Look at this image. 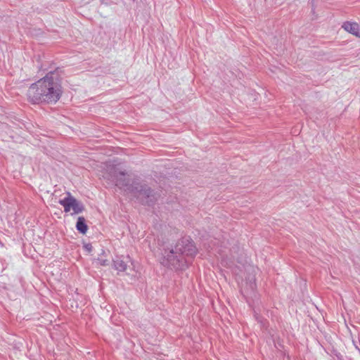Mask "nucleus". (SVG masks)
<instances>
[{
	"instance_id": "obj_1",
	"label": "nucleus",
	"mask_w": 360,
	"mask_h": 360,
	"mask_svg": "<svg viewBox=\"0 0 360 360\" xmlns=\"http://www.w3.org/2000/svg\"><path fill=\"white\" fill-rule=\"evenodd\" d=\"M108 178L116 186L132 194L142 204L151 206L158 199L155 192L138 176H131L124 172L119 171L113 167L108 174Z\"/></svg>"
},
{
	"instance_id": "obj_2",
	"label": "nucleus",
	"mask_w": 360,
	"mask_h": 360,
	"mask_svg": "<svg viewBox=\"0 0 360 360\" xmlns=\"http://www.w3.org/2000/svg\"><path fill=\"white\" fill-rule=\"evenodd\" d=\"M58 68L32 84L27 91V97L32 103H55L60 98L62 87L60 84Z\"/></svg>"
},
{
	"instance_id": "obj_3",
	"label": "nucleus",
	"mask_w": 360,
	"mask_h": 360,
	"mask_svg": "<svg viewBox=\"0 0 360 360\" xmlns=\"http://www.w3.org/2000/svg\"><path fill=\"white\" fill-rule=\"evenodd\" d=\"M196 251L195 247L189 238H182L174 247L163 248L162 264L168 267L178 269L183 266L184 257H193Z\"/></svg>"
},
{
	"instance_id": "obj_4",
	"label": "nucleus",
	"mask_w": 360,
	"mask_h": 360,
	"mask_svg": "<svg viewBox=\"0 0 360 360\" xmlns=\"http://www.w3.org/2000/svg\"><path fill=\"white\" fill-rule=\"evenodd\" d=\"M59 203L63 206L65 212H68L72 210V214H79L84 210V205L72 197L70 193H68V197L60 200Z\"/></svg>"
},
{
	"instance_id": "obj_5",
	"label": "nucleus",
	"mask_w": 360,
	"mask_h": 360,
	"mask_svg": "<svg viewBox=\"0 0 360 360\" xmlns=\"http://www.w3.org/2000/svg\"><path fill=\"white\" fill-rule=\"evenodd\" d=\"M129 261V257L116 256L113 259L114 268L118 271H124Z\"/></svg>"
},
{
	"instance_id": "obj_6",
	"label": "nucleus",
	"mask_w": 360,
	"mask_h": 360,
	"mask_svg": "<svg viewBox=\"0 0 360 360\" xmlns=\"http://www.w3.org/2000/svg\"><path fill=\"white\" fill-rule=\"evenodd\" d=\"M342 27L345 31H347L356 37H360L359 25L358 23L346 21L342 24Z\"/></svg>"
},
{
	"instance_id": "obj_7",
	"label": "nucleus",
	"mask_w": 360,
	"mask_h": 360,
	"mask_svg": "<svg viewBox=\"0 0 360 360\" xmlns=\"http://www.w3.org/2000/svg\"><path fill=\"white\" fill-rule=\"evenodd\" d=\"M76 228L77 231L83 234L86 233L87 231L88 227L85 223V219L82 217H79L77 219V221L76 224Z\"/></svg>"
},
{
	"instance_id": "obj_8",
	"label": "nucleus",
	"mask_w": 360,
	"mask_h": 360,
	"mask_svg": "<svg viewBox=\"0 0 360 360\" xmlns=\"http://www.w3.org/2000/svg\"><path fill=\"white\" fill-rule=\"evenodd\" d=\"M85 247H86V250L88 251H91V245L88 244Z\"/></svg>"
},
{
	"instance_id": "obj_9",
	"label": "nucleus",
	"mask_w": 360,
	"mask_h": 360,
	"mask_svg": "<svg viewBox=\"0 0 360 360\" xmlns=\"http://www.w3.org/2000/svg\"><path fill=\"white\" fill-rule=\"evenodd\" d=\"M105 264H105V261H103V262H102V265H105Z\"/></svg>"
}]
</instances>
